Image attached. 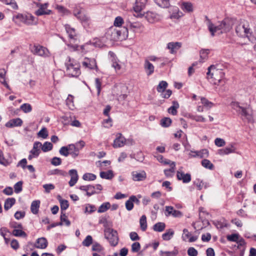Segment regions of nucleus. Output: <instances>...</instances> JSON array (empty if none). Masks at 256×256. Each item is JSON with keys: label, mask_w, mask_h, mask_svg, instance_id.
Returning a JSON list of instances; mask_svg holds the SVG:
<instances>
[{"label": "nucleus", "mask_w": 256, "mask_h": 256, "mask_svg": "<svg viewBox=\"0 0 256 256\" xmlns=\"http://www.w3.org/2000/svg\"><path fill=\"white\" fill-rule=\"evenodd\" d=\"M218 64L212 65L208 68L207 72L208 78L210 82L214 84H219L220 83H224L222 79L224 74L222 72V69Z\"/></svg>", "instance_id": "f257e3e1"}, {"label": "nucleus", "mask_w": 256, "mask_h": 256, "mask_svg": "<svg viewBox=\"0 0 256 256\" xmlns=\"http://www.w3.org/2000/svg\"><path fill=\"white\" fill-rule=\"evenodd\" d=\"M233 24V20L229 18H224L217 26H214L210 20H208V28L211 33V35L212 36H214V33L219 30H220V32H218V34H222L230 32L232 28Z\"/></svg>", "instance_id": "f03ea898"}, {"label": "nucleus", "mask_w": 256, "mask_h": 256, "mask_svg": "<svg viewBox=\"0 0 256 256\" xmlns=\"http://www.w3.org/2000/svg\"><path fill=\"white\" fill-rule=\"evenodd\" d=\"M128 36V30L126 27L110 28L106 33V38L112 41L122 40Z\"/></svg>", "instance_id": "7ed1b4c3"}, {"label": "nucleus", "mask_w": 256, "mask_h": 256, "mask_svg": "<svg viewBox=\"0 0 256 256\" xmlns=\"http://www.w3.org/2000/svg\"><path fill=\"white\" fill-rule=\"evenodd\" d=\"M235 30L236 34L240 37H246L252 42L256 41V37L253 34L248 25L240 23L236 26Z\"/></svg>", "instance_id": "20e7f679"}, {"label": "nucleus", "mask_w": 256, "mask_h": 256, "mask_svg": "<svg viewBox=\"0 0 256 256\" xmlns=\"http://www.w3.org/2000/svg\"><path fill=\"white\" fill-rule=\"evenodd\" d=\"M66 72L68 75L72 77H77L80 74V66L74 60H71L69 58L68 62H66Z\"/></svg>", "instance_id": "39448f33"}, {"label": "nucleus", "mask_w": 256, "mask_h": 256, "mask_svg": "<svg viewBox=\"0 0 256 256\" xmlns=\"http://www.w3.org/2000/svg\"><path fill=\"white\" fill-rule=\"evenodd\" d=\"M104 236L112 246H115L118 244V237L116 230L107 228L104 230Z\"/></svg>", "instance_id": "423d86ee"}, {"label": "nucleus", "mask_w": 256, "mask_h": 256, "mask_svg": "<svg viewBox=\"0 0 256 256\" xmlns=\"http://www.w3.org/2000/svg\"><path fill=\"white\" fill-rule=\"evenodd\" d=\"M15 18L28 26L36 24V22L34 20V17L30 14H18L15 16Z\"/></svg>", "instance_id": "0eeeda50"}, {"label": "nucleus", "mask_w": 256, "mask_h": 256, "mask_svg": "<svg viewBox=\"0 0 256 256\" xmlns=\"http://www.w3.org/2000/svg\"><path fill=\"white\" fill-rule=\"evenodd\" d=\"M238 114L243 120H246L248 122H252L254 120L252 110L249 108L242 107Z\"/></svg>", "instance_id": "6e6552de"}, {"label": "nucleus", "mask_w": 256, "mask_h": 256, "mask_svg": "<svg viewBox=\"0 0 256 256\" xmlns=\"http://www.w3.org/2000/svg\"><path fill=\"white\" fill-rule=\"evenodd\" d=\"M32 52L34 54H36L44 58L49 57L50 56L48 50L40 45L34 46Z\"/></svg>", "instance_id": "1a4fd4ad"}, {"label": "nucleus", "mask_w": 256, "mask_h": 256, "mask_svg": "<svg viewBox=\"0 0 256 256\" xmlns=\"http://www.w3.org/2000/svg\"><path fill=\"white\" fill-rule=\"evenodd\" d=\"M82 66L90 70H96V71L98 70L96 60L94 58H85L82 62Z\"/></svg>", "instance_id": "9d476101"}, {"label": "nucleus", "mask_w": 256, "mask_h": 256, "mask_svg": "<svg viewBox=\"0 0 256 256\" xmlns=\"http://www.w3.org/2000/svg\"><path fill=\"white\" fill-rule=\"evenodd\" d=\"M48 4L46 3L44 4H40V5L39 8L36 11L35 14L38 16H42L44 14H52V11L47 9Z\"/></svg>", "instance_id": "9b49d317"}, {"label": "nucleus", "mask_w": 256, "mask_h": 256, "mask_svg": "<svg viewBox=\"0 0 256 256\" xmlns=\"http://www.w3.org/2000/svg\"><path fill=\"white\" fill-rule=\"evenodd\" d=\"M176 177L178 180H182L184 183H188L191 180V175L190 174H184L179 170L176 172Z\"/></svg>", "instance_id": "f8f14e48"}, {"label": "nucleus", "mask_w": 256, "mask_h": 256, "mask_svg": "<svg viewBox=\"0 0 256 256\" xmlns=\"http://www.w3.org/2000/svg\"><path fill=\"white\" fill-rule=\"evenodd\" d=\"M118 136L114 140L113 146L114 148H120L126 144V138L122 136L121 134H118Z\"/></svg>", "instance_id": "ddd939ff"}, {"label": "nucleus", "mask_w": 256, "mask_h": 256, "mask_svg": "<svg viewBox=\"0 0 256 256\" xmlns=\"http://www.w3.org/2000/svg\"><path fill=\"white\" fill-rule=\"evenodd\" d=\"M74 14L82 22H86L88 20L89 18L82 10H74Z\"/></svg>", "instance_id": "4468645a"}, {"label": "nucleus", "mask_w": 256, "mask_h": 256, "mask_svg": "<svg viewBox=\"0 0 256 256\" xmlns=\"http://www.w3.org/2000/svg\"><path fill=\"white\" fill-rule=\"evenodd\" d=\"M182 43L180 42H170L167 44V48L170 50V54H174L182 46Z\"/></svg>", "instance_id": "2eb2a0df"}, {"label": "nucleus", "mask_w": 256, "mask_h": 256, "mask_svg": "<svg viewBox=\"0 0 256 256\" xmlns=\"http://www.w3.org/2000/svg\"><path fill=\"white\" fill-rule=\"evenodd\" d=\"M48 244V242L46 239L44 237L38 238L36 240L34 247L37 248L44 249Z\"/></svg>", "instance_id": "dca6fc26"}, {"label": "nucleus", "mask_w": 256, "mask_h": 256, "mask_svg": "<svg viewBox=\"0 0 256 256\" xmlns=\"http://www.w3.org/2000/svg\"><path fill=\"white\" fill-rule=\"evenodd\" d=\"M69 174L71 178L68 184L70 186H72L77 182L78 176L76 170L74 169L70 170Z\"/></svg>", "instance_id": "f3484780"}, {"label": "nucleus", "mask_w": 256, "mask_h": 256, "mask_svg": "<svg viewBox=\"0 0 256 256\" xmlns=\"http://www.w3.org/2000/svg\"><path fill=\"white\" fill-rule=\"evenodd\" d=\"M132 180L134 181H142L146 178V173L144 171L140 172H133L132 173Z\"/></svg>", "instance_id": "a211bd4d"}, {"label": "nucleus", "mask_w": 256, "mask_h": 256, "mask_svg": "<svg viewBox=\"0 0 256 256\" xmlns=\"http://www.w3.org/2000/svg\"><path fill=\"white\" fill-rule=\"evenodd\" d=\"M22 124V120L20 118H16L10 120L8 122L5 126L7 128H13L20 126Z\"/></svg>", "instance_id": "6ab92c4d"}, {"label": "nucleus", "mask_w": 256, "mask_h": 256, "mask_svg": "<svg viewBox=\"0 0 256 256\" xmlns=\"http://www.w3.org/2000/svg\"><path fill=\"white\" fill-rule=\"evenodd\" d=\"M236 148L234 144H230L229 146L222 149H220L218 150V154L220 156H224L225 154H228L230 153L235 152Z\"/></svg>", "instance_id": "aec40b11"}, {"label": "nucleus", "mask_w": 256, "mask_h": 256, "mask_svg": "<svg viewBox=\"0 0 256 256\" xmlns=\"http://www.w3.org/2000/svg\"><path fill=\"white\" fill-rule=\"evenodd\" d=\"M42 146L41 142H34L33 148L30 151V154H33L34 157H38L40 154V148Z\"/></svg>", "instance_id": "412c9836"}, {"label": "nucleus", "mask_w": 256, "mask_h": 256, "mask_svg": "<svg viewBox=\"0 0 256 256\" xmlns=\"http://www.w3.org/2000/svg\"><path fill=\"white\" fill-rule=\"evenodd\" d=\"M144 68L148 76L152 74L154 72V66L148 60H146L144 63Z\"/></svg>", "instance_id": "4be33fe9"}, {"label": "nucleus", "mask_w": 256, "mask_h": 256, "mask_svg": "<svg viewBox=\"0 0 256 256\" xmlns=\"http://www.w3.org/2000/svg\"><path fill=\"white\" fill-rule=\"evenodd\" d=\"M146 2V0H136V2L135 6L134 7V12H141L145 7Z\"/></svg>", "instance_id": "5701e85b"}, {"label": "nucleus", "mask_w": 256, "mask_h": 256, "mask_svg": "<svg viewBox=\"0 0 256 256\" xmlns=\"http://www.w3.org/2000/svg\"><path fill=\"white\" fill-rule=\"evenodd\" d=\"M192 153L194 154L192 155V157H199L200 158H207L208 156V151L206 149H202L200 151H191Z\"/></svg>", "instance_id": "b1692460"}, {"label": "nucleus", "mask_w": 256, "mask_h": 256, "mask_svg": "<svg viewBox=\"0 0 256 256\" xmlns=\"http://www.w3.org/2000/svg\"><path fill=\"white\" fill-rule=\"evenodd\" d=\"M68 148L70 149V154L73 158H76L79 154L80 148L74 144H70L68 145Z\"/></svg>", "instance_id": "393cba45"}, {"label": "nucleus", "mask_w": 256, "mask_h": 256, "mask_svg": "<svg viewBox=\"0 0 256 256\" xmlns=\"http://www.w3.org/2000/svg\"><path fill=\"white\" fill-rule=\"evenodd\" d=\"M64 28L69 38L70 39H74L76 36L75 29L71 28L69 24H66Z\"/></svg>", "instance_id": "a878e982"}, {"label": "nucleus", "mask_w": 256, "mask_h": 256, "mask_svg": "<svg viewBox=\"0 0 256 256\" xmlns=\"http://www.w3.org/2000/svg\"><path fill=\"white\" fill-rule=\"evenodd\" d=\"M16 202V199L14 198H8L6 200L4 204V208L6 210L10 208Z\"/></svg>", "instance_id": "bb28decb"}, {"label": "nucleus", "mask_w": 256, "mask_h": 256, "mask_svg": "<svg viewBox=\"0 0 256 256\" xmlns=\"http://www.w3.org/2000/svg\"><path fill=\"white\" fill-rule=\"evenodd\" d=\"M40 202L39 200H34L32 202L30 210L32 214H37L38 213Z\"/></svg>", "instance_id": "cd10ccee"}, {"label": "nucleus", "mask_w": 256, "mask_h": 256, "mask_svg": "<svg viewBox=\"0 0 256 256\" xmlns=\"http://www.w3.org/2000/svg\"><path fill=\"white\" fill-rule=\"evenodd\" d=\"M179 108V104L178 102L174 101L172 105L168 109V113L175 116L177 114V109Z\"/></svg>", "instance_id": "c85d7f7f"}, {"label": "nucleus", "mask_w": 256, "mask_h": 256, "mask_svg": "<svg viewBox=\"0 0 256 256\" xmlns=\"http://www.w3.org/2000/svg\"><path fill=\"white\" fill-rule=\"evenodd\" d=\"M176 164L174 162H172L170 164V168L164 170V174L166 177H172V174L174 172Z\"/></svg>", "instance_id": "c756f323"}, {"label": "nucleus", "mask_w": 256, "mask_h": 256, "mask_svg": "<svg viewBox=\"0 0 256 256\" xmlns=\"http://www.w3.org/2000/svg\"><path fill=\"white\" fill-rule=\"evenodd\" d=\"M174 231L172 229L166 230V232L162 234V238L164 240H169L173 236Z\"/></svg>", "instance_id": "7c9ffc66"}, {"label": "nucleus", "mask_w": 256, "mask_h": 256, "mask_svg": "<svg viewBox=\"0 0 256 256\" xmlns=\"http://www.w3.org/2000/svg\"><path fill=\"white\" fill-rule=\"evenodd\" d=\"M100 176L102 178L110 180L114 177V174L112 170H109L107 172H100Z\"/></svg>", "instance_id": "2f4dec72"}, {"label": "nucleus", "mask_w": 256, "mask_h": 256, "mask_svg": "<svg viewBox=\"0 0 256 256\" xmlns=\"http://www.w3.org/2000/svg\"><path fill=\"white\" fill-rule=\"evenodd\" d=\"M166 227V224L164 222H158L156 223L153 226V230L156 232H162Z\"/></svg>", "instance_id": "473e14b6"}, {"label": "nucleus", "mask_w": 256, "mask_h": 256, "mask_svg": "<svg viewBox=\"0 0 256 256\" xmlns=\"http://www.w3.org/2000/svg\"><path fill=\"white\" fill-rule=\"evenodd\" d=\"M140 228L142 231H145L147 228L146 217L145 215H142L140 220Z\"/></svg>", "instance_id": "72a5a7b5"}, {"label": "nucleus", "mask_w": 256, "mask_h": 256, "mask_svg": "<svg viewBox=\"0 0 256 256\" xmlns=\"http://www.w3.org/2000/svg\"><path fill=\"white\" fill-rule=\"evenodd\" d=\"M170 0H154L155 2L159 6L166 8L170 6Z\"/></svg>", "instance_id": "f704fd0d"}, {"label": "nucleus", "mask_w": 256, "mask_h": 256, "mask_svg": "<svg viewBox=\"0 0 256 256\" xmlns=\"http://www.w3.org/2000/svg\"><path fill=\"white\" fill-rule=\"evenodd\" d=\"M61 222L58 224L59 225H62V222L65 223L66 226H69L70 224V221L67 218V216L66 214L63 212H61V214L60 217Z\"/></svg>", "instance_id": "c9c22d12"}, {"label": "nucleus", "mask_w": 256, "mask_h": 256, "mask_svg": "<svg viewBox=\"0 0 256 256\" xmlns=\"http://www.w3.org/2000/svg\"><path fill=\"white\" fill-rule=\"evenodd\" d=\"M181 8L184 10H186L188 12H190L192 11V5L190 2H183L181 6Z\"/></svg>", "instance_id": "e433bc0d"}, {"label": "nucleus", "mask_w": 256, "mask_h": 256, "mask_svg": "<svg viewBox=\"0 0 256 256\" xmlns=\"http://www.w3.org/2000/svg\"><path fill=\"white\" fill-rule=\"evenodd\" d=\"M238 246L237 248L240 249L242 248V250H241V254H244V252L245 249V246H246V242L244 238H240V239H238V241L236 242Z\"/></svg>", "instance_id": "4c0bfd02"}, {"label": "nucleus", "mask_w": 256, "mask_h": 256, "mask_svg": "<svg viewBox=\"0 0 256 256\" xmlns=\"http://www.w3.org/2000/svg\"><path fill=\"white\" fill-rule=\"evenodd\" d=\"M52 147L53 146L51 142H46L43 144H42V146L40 148L44 152H47L52 150Z\"/></svg>", "instance_id": "58836bf2"}, {"label": "nucleus", "mask_w": 256, "mask_h": 256, "mask_svg": "<svg viewBox=\"0 0 256 256\" xmlns=\"http://www.w3.org/2000/svg\"><path fill=\"white\" fill-rule=\"evenodd\" d=\"M110 207V204L108 202L103 203L98 208V212L102 213L106 212Z\"/></svg>", "instance_id": "ea45409f"}, {"label": "nucleus", "mask_w": 256, "mask_h": 256, "mask_svg": "<svg viewBox=\"0 0 256 256\" xmlns=\"http://www.w3.org/2000/svg\"><path fill=\"white\" fill-rule=\"evenodd\" d=\"M168 86V83L166 81H161L157 86L156 90L158 92H163Z\"/></svg>", "instance_id": "a19ab883"}, {"label": "nucleus", "mask_w": 256, "mask_h": 256, "mask_svg": "<svg viewBox=\"0 0 256 256\" xmlns=\"http://www.w3.org/2000/svg\"><path fill=\"white\" fill-rule=\"evenodd\" d=\"M202 165L205 168L212 170L214 168V164L208 160L204 159L202 161Z\"/></svg>", "instance_id": "79ce46f5"}, {"label": "nucleus", "mask_w": 256, "mask_h": 256, "mask_svg": "<svg viewBox=\"0 0 256 256\" xmlns=\"http://www.w3.org/2000/svg\"><path fill=\"white\" fill-rule=\"evenodd\" d=\"M0 1L7 5L10 6L11 8L14 10L18 8V6L14 0H0Z\"/></svg>", "instance_id": "37998d69"}, {"label": "nucleus", "mask_w": 256, "mask_h": 256, "mask_svg": "<svg viewBox=\"0 0 256 256\" xmlns=\"http://www.w3.org/2000/svg\"><path fill=\"white\" fill-rule=\"evenodd\" d=\"M96 175L92 173H86L82 176V178L84 180H94L96 179Z\"/></svg>", "instance_id": "c03bdc74"}, {"label": "nucleus", "mask_w": 256, "mask_h": 256, "mask_svg": "<svg viewBox=\"0 0 256 256\" xmlns=\"http://www.w3.org/2000/svg\"><path fill=\"white\" fill-rule=\"evenodd\" d=\"M172 124V120L169 118H164L160 120V124L162 127H168Z\"/></svg>", "instance_id": "a18cd8bd"}, {"label": "nucleus", "mask_w": 256, "mask_h": 256, "mask_svg": "<svg viewBox=\"0 0 256 256\" xmlns=\"http://www.w3.org/2000/svg\"><path fill=\"white\" fill-rule=\"evenodd\" d=\"M48 136V132L46 128H42L40 131L38 133V137L46 139Z\"/></svg>", "instance_id": "49530a36"}, {"label": "nucleus", "mask_w": 256, "mask_h": 256, "mask_svg": "<svg viewBox=\"0 0 256 256\" xmlns=\"http://www.w3.org/2000/svg\"><path fill=\"white\" fill-rule=\"evenodd\" d=\"M182 13L180 12L178 8L175 7L174 8V12L170 15V18L178 19L182 16Z\"/></svg>", "instance_id": "de8ad7c7"}, {"label": "nucleus", "mask_w": 256, "mask_h": 256, "mask_svg": "<svg viewBox=\"0 0 256 256\" xmlns=\"http://www.w3.org/2000/svg\"><path fill=\"white\" fill-rule=\"evenodd\" d=\"M12 234L16 236H22L26 238L27 236L26 234L21 230L14 229L13 230Z\"/></svg>", "instance_id": "09e8293b"}, {"label": "nucleus", "mask_w": 256, "mask_h": 256, "mask_svg": "<svg viewBox=\"0 0 256 256\" xmlns=\"http://www.w3.org/2000/svg\"><path fill=\"white\" fill-rule=\"evenodd\" d=\"M59 152L61 155L64 156H67L69 154H70V149L68 148V145L66 146H62L60 148Z\"/></svg>", "instance_id": "8fccbe9b"}, {"label": "nucleus", "mask_w": 256, "mask_h": 256, "mask_svg": "<svg viewBox=\"0 0 256 256\" xmlns=\"http://www.w3.org/2000/svg\"><path fill=\"white\" fill-rule=\"evenodd\" d=\"M92 243V238L90 235L87 236L85 239L82 242L83 246H89Z\"/></svg>", "instance_id": "3c124183"}, {"label": "nucleus", "mask_w": 256, "mask_h": 256, "mask_svg": "<svg viewBox=\"0 0 256 256\" xmlns=\"http://www.w3.org/2000/svg\"><path fill=\"white\" fill-rule=\"evenodd\" d=\"M56 8L60 13L62 14L67 15L70 14L69 10L62 6L57 5Z\"/></svg>", "instance_id": "603ef678"}, {"label": "nucleus", "mask_w": 256, "mask_h": 256, "mask_svg": "<svg viewBox=\"0 0 256 256\" xmlns=\"http://www.w3.org/2000/svg\"><path fill=\"white\" fill-rule=\"evenodd\" d=\"M21 110L25 113L30 112L32 110L30 104H24L20 106Z\"/></svg>", "instance_id": "864d4df0"}, {"label": "nucleus", "mask_w": 256, "mask_h": 256, "mask_svg": "<svg viewBox=\"0 0 256 256\" xmlns=\"http://www.w3.org/2000/svg\"><path fill=\"white\" fill-rule=\"evenodd\" d=\"M22 184H23V182L22 181H19L14 185V192L18 194L20 192H22Z\"/></svg>", "instance_id": "5fc2aeb1"}, {"label": "nucleus", "mask_w": 256, "mask_h": 256, "mask_svg": "<svg viewBox=\"0 0 256 256\" xmlns=\"http://www.w3.org/2000/svg\"><path fill=\"white\" fill-rule=\"evenodd\" d=\"M61 212L66 210L69 206L68 201L65 200H60Z\"/></svg>", "instance_id": "6e6d98bb"}, {"label": "nucleus", "mask_w": 256, "mask_h": 256, "mask_svg": "<svg viewBox=\"0 0 256 256\" xmlns=\"http://www.w3.org/2000/svg\"><path fill=\"white\" fill-rule=\"evenodd\" d=\"M42 186L44 189L45 192L46 193L50 192V190L54 189L55 188L54 186L52 184H44Z\"/></svg>", "instance_id": "4d7b16f0"}, {"label": "nucleus", "mask_w": 256, "mask_h": 256, "mask_svg": "<svg viewBox=\"0 0 256 256\" xmlns=\"http://www.w3.org/2000/svg\"><path fill=\"white\" fill-rule=\"evenodd\" d=\"M123 23V18L121 16H117L116 18L114 21V26L118 28H120V26Z\"/></svg>", "instance_id": "13d9d810"}, {"label": "nucleus", "mask_w": 256, "mask_h": 256, "mask_svg": "<svg viewBox=\"0 0 256 256\" xmlns=\"http://www.w3.org/2000/svg\"><path fill=\"white\" fill-rule=\"evenodd\" d=\"M239 238V234H232L227 236L228 241L236 242Z\"/></svg>", "instance_id": "bf43d9fd"}, {"label": "nucleus", "mask_w": 256, "mask_h": 256, "mask_svg": "<svg viewBox=\"0 0 256 256\" xmlns=\"http://www.w3.org/2000/svg\"><path fill=\"white\" fill-rule=\"evenodd\" d=\"M88 192L86 193V196H90L96 193H97L95 190V186L92 185H88Z\"/></svg>", "instance_id": "052dcab7"}, {"label": "nucleus", "mask_w": 256, "mask_h": 256, "mask_svg": "<svg viewBox=\"0 0 256 256\" xmlns=\"http://www.w3.org/2000/svg\"><path fill=\"white\" fill-rule=\"evenodd\" d=\"M51 164L54 166H60L62 164V160L58 157H54L51 160Z\"/></svg>", "instance_id": "680f3d73"}, {"label": "nucleus", "mask_w": 256, "mask_h": 256, "mask_svg": "<svg viewBox=\"0 0 256 256\" xmlns=\"http://www.w3.org/2000/svg\"><path fill=\"white\" fill-rule=\"evenodd\" d=\"M201 102L202 104L206 107H208V108H210L213 106V103L212 102L208 101L206 98H201Z\"/></svg>", "instance_id": "e2e57ef3"}, {"label": "nucleus", "mask_w": 256, "mask_h": 256, "mask_svg": "<svg viewBox=\"0 0 256 256\" xmlns=\"http://www.w3.org/2000/svg\"><path fill=\"white\" fill-rule=\"evenodd\" d=\"M102 250L103 248L101 246V245L98 242H94L93 244V246H92V250L100 252Z\"/></svg>", "instance_id": "0e129e2a"}, {"label": "nucleus", "mask_w": 256, "mask_h": 256, "mask_svg": "<svg viewBox=\"0 0 256 256\" xmlns=\"http://www.w3.org/2000/svg\"><path fill=\"white\" fill-rule=\"evenodd\" d=\"M214 144L216 146L218 147H222L225 145L226 142L222 138H216L214 140Z\"/></svg>", "instance_id": "69168bd1"}, {"label": "nucleus", "mask_w": 256, "mask_h": 256, "mask_svg": "<svg viewBox=\"0 0 256 256\" xmlns=\"http://www.w3.org/2000/svg\"><path fill=\"white\" fill-rule=\"evenodd\" d=\"M162 254H165V256H176L178 254V250L174 248L172 252H161Z\"/></svg>", "instance_id": "338daca9"}, {"label": "nucleus", "mask_w": 256, "mask_h": 256, "mask_svg": "<svg viewBox=\"0 0 256 256\" xmlns=\"http://www.w3.org/2000/svg\"><path fill=\"white\" fill-rule=\"evenodd\" d=\"M188 254L189 256H197L198 252L194 248L190 247L188 250Z\"/></svg>", "instance_id": "774afa93"}]
</instances>
